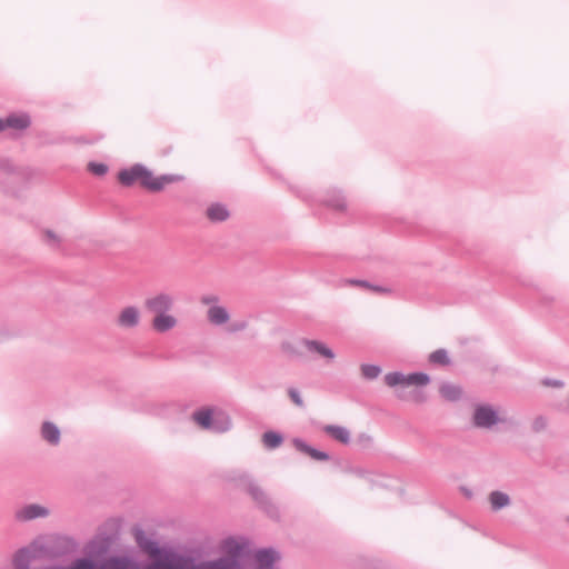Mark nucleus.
<instances>
[{
	"mask_svg": "<svg viewBox=\"0 0 569 569\" xmlns=\"http://www.w3.org/2000/svg\"><path fill=\"white\" fill-rule=\"evenodd\" d=\"M381 373V368L376 365H362L361 375L365 379L373 380Z\"/></svg>",
	"mask_w": 569,
	"mask_h": 569,
	"instance_id": "23",
	"label": "nucleus"
},
{
	"mask_svg": "<svg viewBox=\"0 0 569 569\" xmlns=\"http://www.w3.org/2000/svg\"><path fill=\"white\" fill-rule=\"evenodd\" d=\"M88 170L94 176H104L108 172V166L101 162H89Z\"/></svg>",
	"mask_w": 569,
	"mask_h": 569,
	"instance_id": "26",
	"label": "nucleus"
},
{
	"mask_svg": "<svg viewBox=\"0 0 569 569\" xmlns=\"http://www.w3.org/2000/svg\"><path fill=\"white\" fill-rule=\"evenodd\" d=\"M439 393L443 399L448 401H458L461 399L463 392L461 387L445 382L440 386Z\"/></svg>",
	"mask_w": 569,
	"mask_h": 569,
	"instance_id": "20",
	"label": "nucleus"
},
{
	"mask_svg": "<svg viewBox=\"0 0 569 569\" xmlns=\"http://www.w3.org/2000/svg\"><path fill=\"white\" fill-rule=\"evenodd\" d=\"M283 437L274 431H267L262 436L263 446L267 449H274L281 446Z\"/></svg>",
	"mask_w": 569,
	"mask_h": 569,
	"instance_id": "21",
	"label": "nucleus"
},
{
	"mask_svg": "<svg viewBox=\"0 0 569 569\" xmlns=\"http://www.w3.org/2000/svg\"><path fill=\"white\" fill-rule=\"evenodd\" d=\"M322 430L336 441L348 445L350 442V431L342 426L326 425Z\"/></svg>",
	"mask_w": 569,
	"mask_h": 569,
	"instance_id": "18",
	"label": "nucleus"
},
{
	"mask_svg": "<svg viewBox=\"0 0 569 569\" xmlns=\"http://www.w3.org/2000/svg\"><path fill=\"white\" fill-rule=\"evenodd\" d=\"M192 420L202 429L222 433L231 428L229 416L221 410L201 408L192 413Z\"/></svg>",
	"mask_w": 569,
	"mask_h": 569,
	"instance_id": "4",
	"label": "nucleus"
},
{
	"mask_svg": "<svg viewBox=\"0 0 569 569\" xmlns=\"http://www.w3.org/2000/svg\"><path fill=\"white\" fill-rule=\"evenodd\" d=\"M30 117L26 113H13L7 118H0V131L6 129L24 130L30 126Z\"/></svg>",
	"mask_w": 569,
	"mask_h": 569,
	"instance_id": "12",
	"label": "nucleus"
},
{
	"mask_svg": "<svg viewBox=\"0 0 569 569\" xmlns=\"http://www.w3.org/2000/svg\"><path fill=\"white\" fill-rule=\"evenodd\" d=\"M488 501L492 511H499L511 505V498L508 493L493 490L488 495Z\"/></svg>",
	"mask_w": 569,
	"mask_h": 569,
	"instance_id": "17",
	"label": "nucleus"
},
{
	"mask_svg": "<svg viewBox=\"0 0 569 569\" xmlns=\"http://www.w3.org/2000/svg\"><path fill=\"white\" fill-rule=\"evenodd\" d=\"M141 320V313L138 307L127 306L122 308L116 319V323L121 329H133L137 328Z\"/></svg>",
	"mask_w": 569,
	"mask_h": 569,
	"instance_id": "10",
	"label": "nucleus"
},
{
	"mask_svg": "<svg viewBox=\"0 0 569 569\" xmlns=\"http://www.w3.org/2000/svg\"><path fill=\"white\" fill-rule=\"evenodd\" d=\"M545 385L547 386H551V387H555V388H561L563 387V382L560 381V380H546L545 381Z\"/></svg>",
	"mask_w": 569,
	"mask_h": 569,
	"instance_id": "33",
	"label": "nucleus"
},
{
	"mask_svg": "<svg viewBox=\"0 0 569 569\" xmlns=\"http://www.w3.org/2000/svg\"><path fill=\"white\" fill-rule=\"evenodd\" d=\"M429 361L433 365L447 366L450 363V359L447 350L438 349L430 353Z\"/></svg>",
	"mask_w": 569,
	"mask_h": 569,
	"instance_id": "22",
	"label": "nucleus"
},
{
	"mask_svg": "<svg viewBox=\"0 0 569 569\" xmlns=\"http://www.w3.org/2000/svg\"><path fill=\"white\" fill-rule=\"evenodd\" d=\"M248 327V322L246 320H236L228 325L227 332L236 333L243 331Z\"/></svg>",
	"mask_w": 569,
	"mask_h": 569,
	"instance_id": "27",
	"label": "nucleus"
},
{
	"mask_svg": "<svg viewBox=\"0 0 569 569\" xmlns=\"http://www.w3.org/2000/svg\"><path fill=\"white\" fill-rule=\"evenodd\" d=\"M301 343L310 355L323 359L327 363L332 362L336 358L333 350L322 341L303 339Z\"/></svg>",
	"mask_w": 569,
	"mask_h": 569,
	"instance_id": "11",
	"label": "nucleus"
},
{
	"mask_svg": "<svg viewBox=\"0 0 569 569\" xmlns=\"http://www.w3.org/2000/svg\"><path fill=\"white\" fill-rule=\"evenodd\" d=\"M567 521L569 522V517L567 518Z\"/></svg>",
	"mask_w": 569,
	"mask_h": 569,
	"instance_id": "38",
	"label": "nucleus"
},
{
	"mask_svg": "<svg viewBox=\"0 0 569 569\" xmlns=\"http://www.w3.org/2000/svg\"><path fill=\"white\" fill-rule=\"evenodd\" d=\"M40 435L51 446H58L61 439L60 429L51 421H44L41 425Z\"/></svg>",
	"mask_w": 569,
	"mask_h": 569,
	"instance_id": "15",
	"label": "nucleus"
},
{
	"mask_svg": "<svg viewBox=\"0 0 569 569\" xmlns=\"http://www.w3.org/2000/svg\"><path fill=\"white\" fill-rule=\"evenodd\" d=\"M136 541L149 559L147 562L134 556H110L102 561L94 560V569H201L192 558L171 549L159 547L158 542L147 538L142 531L136 535Z\"/></svg>",
	"mask_w": 569,
	"mask_h": 569,
	"instance_id": "1",
	"label": "nucleus"
},
{
	"mask_svg": "<svg viewBox=\"0 0 569 569\" xmlns=\"http://www.w3.org/2000/svg\"><path fill=\"white\" fill-rule=\"evenodd\" d=\"M385 382L389 387L427 386L430 382V378L423 372H415L410 375L390 372L385 376Z\"/></svg>",
	"mask_w": 569,
	"mask_h": 569,
	"instance_id": "7",
	"label": "nucleus"
},
{
	"mask_svg": "<svg viewBox=\"0 0 569 569\" xmlns=\"http://www.w3.org/2000/svg\"><path fill=\"white\" fill-rule=\"evenodd\" d=\"M173 303L174 300L171 295L161 292L146 299L144 307L149 312L159 315L169 312L173 308Z\"/></svg>",
	"mask_w": 569,
	"mask_h": 569,
	"instance_id": "9",
	"label": "nucleus"
},
{
	"mask_svg": "<svg viewBox=\"0 0 569 569\" xmlns=\"http://www.w3.org/2000/svg\"><path fill=\"white\" fill-rule=\"evenodd\" d=\"M43 240L51 248H59L61 243L60 237L51 230L44 231Z\"/></svg>",
	"mask_w": 569,
	"mask_h": 569,
	"instance_id": "25",
	"label": "nucleus"
},
{
	"mask_svg": "<svg viewBox=\"0 0 569 569\" xmlns=\"http://www.w3.org/2000/svg\"><path fill=\"white\" fill-rule=\"evenodd\" d=\"M118 179L124 187H130L139 181L140 184L148 190L160 191L166 184L178 180V177L172 174L154 177L147 167L141 163H136L128 169L121 170L118 173Z\"/></svg>",
	"mask_w": 569,
	"mask_h": 569,
	"instance_id": "3",
	"label": "nucleus"
},
{
	"mask_svg": "<svg viewBox=\"0 0 569 569\" xmlns=\"http://www.w3.org/2000/svg\"><path fill=\"white\" fill-rule=\"evenodd\" d=\"M0 170L3 172H13L14 166L9 159H0Z\"/></svg>",
	"mask_w": 569,
	"mask_h": 569,
	"instance_id": "31",
	"label": "nucleus"
},
{
	"mask_svg": "<svg viewBox=\"0 0 569 569\" xmlns=\"http://www.w3.org/2000/svg\"><path fill=\"white\" fill-rule=\"evenodd\" d=\"M330 206H331L333 209H336V210L342 211V210H345V209H346L347 203H346L345 199L339 198V199L333 200V201L330 203Z\"/></svg>",
	"mask_w": 569,
	"mask_h": 569,
	"instance_id": "32",
	"label": "nucleus"
},
{
	"mask_svg": "<svg viewBox=\"0 0 569 569\" xmlns=\"http://www.w3.org/2000/svg\"><path fill=\"white\" fill-rule=\"evenodd\" d=\"M220 549L224 556L213 560L200 561L201 569H242V560L248 551L244 540L227 538L221 542ZM274 552L271 549H260L254 553V569H276Z\"/></svg>",
	"mask_w": 569,
	"mask_h": 569,
	"instance_id": "2",
	"label": "nucleus"
},
{
	"mask_svg": "<svg viewBox=\"0 0 569 569\" xmlns=\"http://www.w3.org/2000/svg\"><path fill=\"white\" fill-rule=\"evenodd\" d=\"M227 481L233 482L236 486L243 487L252 497V499L264 507L267 505L266 493L252 481L250 476L241 470L228 471L224 476Z\"/></svg>",
	"mask_w": 569,
	"mask_h": 569,
	"instance_id": "6",
	"label": "nucleus"
},
{
	"mask_svg": "<svg viewBox=\"0 0 569 569\" xmlns=\"http://www.w3.org/2000/svg\"><path fill=\"white\" fill-rule=\"evenodd\" d=\"M49 508L39 503L24 505L14 511V519L19 522H28L39 518H47Z\"/></svg>",
	"mask_w": 569,
	"mask_h": 569,
	"instance_id": "8",
	"label": "nucleus"
},
{
	"mask_svg": "<svg viewBox=\"0 0 569 569\" xmlns=\"http://www.w3.org/2000/svg\"><path fill=\"white\" fill-rule=\"evenodd\" d=\"M343 283L349 284V286L365 288V289L371 288V283H369L366 280H359V279H346V280H343Z\"/></svg>",
	"mask_w": 569,
	"mask_h": 569,
	"instance_id": "29",
	"label": "nucleus"
},
{
	"mask_svg": "<svg viewBox=\"0 0 569 569\" xmlns=\"http://www.w3.org/2000/svg\"><path fill=\"white\" fill-rule=\"evenodd\" d=\"M219 298L216 295H204L201 297V303L209 306L218 305Z\"/></svg>",
	"mask_w": 569,
	"mask_h": 569,
	"instance_id": "30",
	"label": "nucleus"
},
{
	"mask_svg": "<svg viewBox=\"0 0 569 569\" xmlns=\"http://www.w3.org/2000/svg\"><path fill=\"white\" fill-rule=\"evenodd\" d=\"M369 290H372V291L379 292V293L389 292L388 289H386L383 287H379V286H373V284H371V288H369Z\"/></svg>",
	"mask_w": 569,
	"mask_h": 569,
	"instance_id": "34",
	"label": "nucleus"
},
{
	"mask_svg": "<svg viewBox=\"0 0 569 569\" xmlns=\"http://www.w3.org/2000/svg\"><path fill=\"white\" fill-rule=\"evenodd\" d=\"M471 422L476 428L491 430L497 425L506 423L507 419L492 405L481 403L475 406Z\"/></svg>",
	"mask_w": 569,
	"mask_h": 569,
	"instance_id": "5",
	"label": "nucleus"
},
{
	"mask_svg": "<svg viewBox=\"0 0 569 569\" xmlns=\"http://www.w3.org/2000/svg\"><path fill=\"white\" fill-rule=\"evenodd\" d=\"M178 321L176 317L170 315L169 312L154 315V318L151 322V326L154 331L159 333H164L177 326Z\"/></svg>",
	"mask_w": 569,
	"mask_h": 569,
	"instance_id": "13",
	"label": "nucleus"
},
{
	"mask_svg": "<svg viewBox=\"0 0 569 569\" xmlns=\"http://www.w3.org/2000/svg\"><path fill=\"white\" fill-rule=\"evenodd\" d=\"M288 395H289L291 401L296 406H298L299 408H303V406H305L303 400H302V398L300 396V392L297 389H290L288 391Z\"/></svg>",
	"mask_w": 569,
	"mask_h": 569,
	"instance_id": "28",
	"label": "nucleus"
},
{
	"mask_svg": "<svg viewBox=\"0 0 569 569\" xmlns=\"http://www.w3.org/2000/svg\"><path fill=\"white\" fill-rule=\"evenodd\" d=\"M207 319L213 326H222L228 323L230 315L227 308L213 305L207 311Z\"/></svg>",
	"mask_w": 569,
	"mask_h": 569,
	"instance_id": "16",
	"label": "nucleus"
},
{
	"mask_svg": "<svg viewBox=\"0 0 569 569\" xmlns=\"http://www.w3.org/2000/svg\"><path fill=\"white\" fill-rule=\"evenodd\" d=\"M548 427V418L545 416H537L531 422V430L535 433L542 432Z\"/></svg>",
	"mask_w": 569,
	"mask_h": 569,
	"instance_id": "24",
	"label": "nucleus"
},
{
	"mask_svg": "<svg viewBox=\"0 0 569 569\" xmlns=\"http://www.w3.org/2000/svg\"><path fill=\"white\" fill-rule=\"evenodd\" d=\"M412 398H413L416 401H422V399L420 398V395H419L417 391H415V392L412 393Z\"/></svg>",
	"mask_w": 569,
	"mask_h": 569,
	"instance_id": "36",
	"label": "nucleus"
},
{
	"mask_svg": "<svg viewBox=\"0 0 569 569\" xmlns=\"http://www.w3.org/2000/svg\"><path fill=\"white\" fill-rule=\"evenodd\" d=\"M359 439L368 442L371 441V438L367 435H361Z\"/></svg>",
	"mask_w": 569,
	"mask_h": 569,
	"instance_id": "37",
	"label": "nucleus"
},
{
	"mask_svg": "<svg viewBox=\"0 0 569 569\" xmlns=\"http://www.w3.org/2000/svg\"><path fill=\"white\" fill-rule=\"evenodd\" d=\"M206 216L211 222L217 223L226 221L230 213L224 204L217 202L207 208Z\"/></svg>",
	"mask_w": 569,
	"mask_h": 569,
	"instance_id": "19",
	"label": "nucleus"
},
{
	"mask_svg": "<svg viewBox=\"0 0 569 569\" xmlns=\"http://www.w3.org/2000/svg\"><path fill=\"white\" fill-rule=\"evenodd\" d=\"M462 492L466 497L468 498H471L472 497V491L470 489H467V488H462Z\"/></svg>",
	"mask_w": 569,
	"mask_h": 569,
	"instance_id": "35",
	"label": "nucleus"
},
{
	"mask_svg": "<svg viewBox=\"0 0 569 569\" xmlns=\"http://www.w3.org/2000/svg\"><path fill=\"white\" fill-rule=\"evenodd\" d=\"M292 445L295 446V448L298 451L309 456L313 460L328 461L330 459V456L327 452L320 451L318 449L310 447L308 443H306L301 439H298V438L293 439Z\"/></svg>",
	"mask_w": 569,
	"mask_h": 569,
	"instance_id": "14",
	"label": "nucleus"
}]
</instances>
